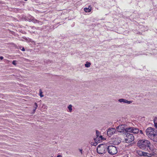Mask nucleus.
I'll list each match as a JSON object with an SVG mask.
<instances>
[{"mask_svg": "<svg viewBox=\"0 0 157 157\" xmlns=\"http://www.w3.org/2000/svg\"><path fill=\"white\" fill-rule=\"evenodd\" d=\"M125 99L124 98H121L118 100V101L120 103L123 102L124 103H125Z\"/></svg>", "mask_w": 157, "mask_h": 157, "instance_id": "obj_15", "label": "nucleus"}, {"mask_svg": "<svg viewBox=\"0 0 157 157\" xmlns=\"http://www.w3.org/2000/svg\"><path fill=\"white\" fill-rule=\"evenodd\" d=\"M151 140L154 142L157 143V134L155 136L152 138H151Z\"/></svg>", "mask_w": 157, "mask_h": 157, "instance_id": "obj_13", "label": "nucleus"}, {"mask_svg": "<svg viewBox=\"0 0 157 157\" xmlns=\"http://www.w3.org/2000/svg\"><path fill=\"white\" fill-rule=\"evenodd\" d=\"M91 63L90 62H86V63L85 64V66L86 67H90Z\"/></svg>", "mask_w": 157, "mask_h": 157, "instance_id": "obj_17", "label": "nucleus"}, {"mask_svg": "<svg viewBox=\"0 0 157 157\" xmlns=\"http://www.w3.org/2000/svg\"><path fill=\"white\" fill-rule=\"evenodd\" d=\"M57 157H62L61 155H57Z\"/></svg>", "mask_w": 157, "mask_h": 157, "instance_id": "obj_28", "label": "nucleus"}, {"mask_svg": "<svg viewBox=\"0 0 157 157\" xmlns=\"http://www.w3.org/2000/svg\"><path fill=\"white\" fill-rule=\"evenodd\" d=\"M97 143H94L93 142H91V144L92 145L94 146H96L97 145Z\"/></svg>", "mask_w": 157, "mask_h": 157, "instance_id": "obj_23", "label": "nucleus"}, {"mask_svg": "<svg viewBox=\"0 0 157 157\" xmlns=\"http://www.w3.org/2000/svg\"><path fill=\"white\" fill-rule=\"evenodd\" d=\"M31 21L34 23H37L38 22V21L34 19L33 17H31Z\"/></svg>", "mask_w": 157, "mask_h": 157, "instance_id": "obj_14", "label": "nucleus"}, {"mask_svg": "<svg viewBox=\"0 0 157 157\" xmlns=\"http://www.w3.org/2000/svg\"><path fill=\"white\" fill-rule=\"evenodd\" d=\"M140 132L141 134H143V132L142 130H140Z\"/></svg>", "mask_w": 157, "mask_h": 157, "instance_id": "obj_26", "label": "nucleus"}, {"mask_svg": "<svg viewBox=\"0 0 157 157\" xmlns=\"http://www.w3.org/2000/svg\"><path fill=\"white\" fill-rule=\"evenodd\" d=\"M126 128H125L124 125L121 124L119 125L118 127H117L116 128V129L118 132H123L124 131L126 132Z\"/></svg>", "mask_w": 157, "mask_h": 157, "instance_id": "obj_7", "label": "nucleus"}, {"mask_svg": "<svg viewBox=\"0 0 157 157\" xmlns=\"http://www.w3.org/2000/svg\"><path fill=\"white\" fill-rule=\"evenodd\" d=\"M143 151L140 150H138L137 151V153L139 156H142V154L143 153Z\"/></svg>", "mask_w": 157, "mask_h": 157, "instance_id": "obj_16", "label": "nucleus"}, {"mask_svg": "<svg viewBox=\"0 0 157 157\" xmlns=\"http://www.w3.org/2000/svg\"><path fill=\"white\" fill-rule=\"evenodd\" d=\"M79 151L81 153V154H82V149H80L79 150Z\"/></svg>", "mask_w": 157, "mask_h": 157, "instance_id": "obj_27", "label": "nucleus"}, {"mask_svg": "<svg viewBox=\"0 0 157 157\" xmlns=\"http://www.w3.org/2000/svg\"><path fill=\"white\" fill-rule=\"evenodd\" d=\"M137 145L140 149L142 150L145 149L147 147H149L151 150H152L150 147V142L147 140H139L137 143Z\"/></svg>", "mask_w": 157, "mask_h": 157, "instance_id": "obj_1", "label": "nucleus"}, {"mask_svg": "<svg viewBox=\"0 0 157 157\" xmlns=\"http://www.w3.org/2000/svg\"><path fill=\"white\" fill-rule=\"evenodd\" d=\"M107 149L108 153L111 155L115 154L117 152V148L113 145L109 146L108 147H107Z\"/></svg>", "mask_w": 157, "mask_h": 157, "instance_id": "obj_4", "label": "nucleus"}, {"mask_svg": "<svg viewBox=\"0 0 157 157\" xmlns=\"http://www.w3.org/2000/svg\"><path fill=\"white\" fill-rule=\"evenodd\" d=\"M43 92L41 89L39 90V95L42 98L44 97V95L42 94Z\"/></svg>", "mask_w": 157, "mask_h": 157, "instance_id": "obj_19", "label": "nucleus"}, {"mask_svg": "<svg viewBox=\"0 0 157 157\" xmlns=\"http://www.w3.org/2000/svg\"><path fill=\"white\" fill-rule=\"evenodd\" d=\"M51 157H53V156H51Z\"/></svg>", "mask_w": 157, "mask_h": 157, "instance_id": "obj_32", "label": "nucleus"}, {"mask_svg": "<svg viewBox=\"0 0 157 157\" xmlns=\"http://www.w3.org/2000/svg\"><path fill=\"white\" fill-rule=\"evenodd\" d=\"M126 157H128V156H127Z\"/></svg>", "mask_w": 157, "mask_h": 157, "instance_id": "obj_33", "label": "nucleus"}, {"mask_svg": "<svg viewBox=\"0 0 157 157\" xmlns=\"http://www.w3.org/2000/svg\"><path fill=\"white\" fill-rule=\"evenodd\" d=\"M24 39L26 40L27 41H31V39H29V40H28V39H27V38H24Z\"/></svg>", "mask_w": 157, "mask_h": 157, "instance_id": "obj_25", "label": "nucleus"}, {"mask_svg": "<svg viewBox=\"0 0 157 157\" xmlns=\"http://www.w3.org/2000/svg\"><path fill=\"white\" fill-rule=\"evenodd\" d=\"M100 138H101V139H102V136H99Z\"/></svg>", "mask_w": 157, "mask_h": 157, "instance_id": "obj_31", "label": "nucleus"}, {"mask_svg": "<svg viewBox=\"0 0 157 157\" xmlns=\"http://www.w3.org/2000/svg\"><path fill=\"white\" fill-rule=\"evenodd\" d=\"M126 132H132L134 133H137L139 132V129L134 127L127 128L126 129Z\"/></svg>", "mask_w": 157, "mask_h": 157, "instance_id": "obj_6", "label": "nucleus"}, {"mask_svg": "<svg viewBox=\"0 0 157 157\" xmlns=\"http://www.w3.org/2000/svg\"><path fill=\"white\" fill-rule=\"evenodd\" d=\"M72 106L70 104L68 105L67 108L68 109V110L67 111L71 113L72 112Z\"/></svg>", "mask_w": 157, "mask_h": 157, "instance_id": "obj_11", "label": "nucleus"}, {"mask_svg": "<svg viewBox=\"0 0 157 157\" xmlns=\"http://www.w3.org/2000/svg\"><path fill=\"white\" fill-rule=\"evenodd\" d=\"M157 134V131L155 130L154 132L152 133V134L151 136H150L149 138L151 139V138H152Z\"/></svg>", "mask_w": 157, "mask_h": 157, "instance_id": "obj_12", "label": "nucleus"}, {"mask_svg": "<svg viewBox=\"0 0 157 157\" xmlns=\"http://www.w3.org/2000/svg\"><path fill=\"white\" fill-rule=\"evenodd\" d=\"M0 59H3V57L2 56H0Z\"/></svg>", "mask_w": 157, "mask_h": 157, "instance_id": "obj_30", "label": "nucleus"}, {"mask_svg": "<svg viewBox=\"0 0 157 157\" xmlns=\"http://www.w3.org/2000/svg\"><path fill=\"white\" fill-rule=\"evenodd\" d=\"M107 147L105 145L101 144L99 145L97 148V153L99 154H103L107 151Z\"/></svg>", "mask_w": 157, "mask_h": 157, "instance_id": "obj_2", "label": "nucleus"}, {"mask_svg": "<svg viewBox=\"0 0 157 157\" xmlns=\"http://www.w3.org/2000/svg\"><path fill=\"white\" fill-rule=\"evenodd\" d=\"M116 129L114 128H110L108 129L107 134L109 137H111L116 132Z\"/></svg>", "mask_w": 157, "mask_h": 157, "instance_id": "obj_8", "label": "nucleus"}, {"mask_svg": "<svg viewBox=\"0 0 157 157\" xmlns=\"http://www.w3.org/2000/svg\"><path fill=\"white\" fill-rule=\"evenodd\" d=\"M99 134H100L99 132L98 131H96V134H97V138H98V137L99 136ZM97 138L95 140H95V141L97 140Z\"/></svg>", "mask_w": 157, "mask_h": 157, "instance_id": "obj_22", "label": "nucleus"}, {"mask_svg": "<svg viewBox=\"0 0 157 157\" xmlns=\"http://www.w3.org/2000/svg\"><path fill=\"white\" fill-rule=\"evenodd\" d=\"M155 126L157 128V118H155L154 120Z\"/></svg>", "mask_w": 157, "mask_h": 157, "instance_id": "obj_18", "label": "nucleus"}, {"mask_svg": "<svg viewBox=\"0 0 157 157\" xmlns=\"http://www.w3.org/2000/svg\"><path fill=\"white\" fill-rule=\"evenodd\" d=\"M91 6H89L88 8H85L84 10L86 12H90L91 10Z\"/></svg>", "mask_w": 157, "mask_h": 157, "instance_id": "obj_10", "label": "nucleus"}, {"mask_svg": "<svg viewBox=\"0 0 157 157\" xmlns=\"http://www.w3.org/2000/svg\"><path fill=\"white\" fill-rule=\"evenodd\" d=\"M155 130L154 128L151 127H148L145 131L146 134L147 136L149 138L150 136L152 134Z\"/></svg>", "mask_w": 157, "mask_h": 157, "instance_id": "obj_5", "label": "nucleus"}, {"mask_svg": "<svg viewBox=\"0 0 157 157\" xmlns=\"http://www.w3.org/2000/svg\"><path fill=\"white\" fill-rule=\"evenodd\" d=\"M16 61H15V60H13V61L12 63H13V65H16Z\"/></svg>", "mask_w": 157, "mask_h": 157, "instance_id": "obj_24", "label": "nucleus"}, {"mask_svg": "<svg viewBox=\"0 0 157 157\" xmlns=\"http://www.w3.org/2000/svg\"><path fill=\"white\" fill-rule=\"evenodd\" d=\"M142 156H143L144 157H151L152 155H154V154H149L147 152H143V153L142 154Z\"/></svg>", "mask_w": 157, "mask_h": 157, "instance_id": "obj_9", "label": "nucleus"}, {"mask_svg": "<svg viewBox=\"0 0 157 157\" xmlns=\"http://www.w3.org/2000/svg\"><path fill=\"white\" fill-rule=\"evenodd\" d=\"M125 141L126 143H129L134 140V139L133 135L131 133H126L125 134Z\"/></svg>", "mask_w": 157, "mask_h": 157, "instance_id": "obj_3", "label": "nucleus"}, {"mask_svg": "<svg viewBox=\"0 0 157 157\" xmlns=\"http://www.w3.org/2000/svg\"><path fill=\"white\" fill-rule=\"evenodd\" d=\"M22 51H25V49L24 48H22Z\"/></svg>", "mask_w": 157, "mask_h": 157, "instance_id": "obj_29", "label": "nucleus"}, {"mask_svg": "<svg viewBox=\"0 0 157 157\" xmlns=\"http://www.w3.org/2000/svg\"><path fill=\"white\" fill-rule=\"evenodd\" d=\"M38 107L36 103H35V105H34V108L35 109H34V111H35L36 110V109H37V107Z\"/></svg>", "mask_w": 157, "mask_h": 157, "instance_id": "obj_21", "label": "nucleus"}, {"mask_svg": "<svg viewBox=\"0 0 157 157\" xmlns=\"http://www.w3.org/2000/svg\"><path fill=\"white\" fill-rule=\"evenodd\" d=\"M133 101H129L125 99V103L127 104H130L132 103Z\"/></svg>", "mask_w": 157, "mask_h": 157, "instance_id": "obj_20", "label": "nucleus"}]
</instances>
